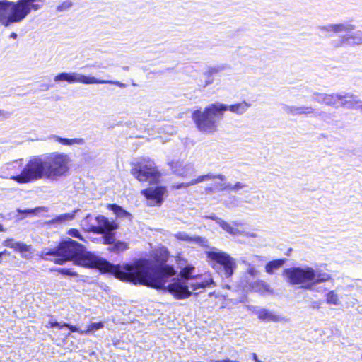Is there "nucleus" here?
<instances>
[{
  "mask_svg": "<svg viewBox=\"0 0 362 362\" xmlns=\"http://www.w3.org/2000/svg\"><path fill=\"white\" fill-rule=\"evenodd\" d=\"M165 193L166 188L162 186L151 187L141 191V194L148 200L147 204L150 206H160Z\"/></svg>",
  "mask_w": 362,
  "mask_h": 362,
  "instance_id": "obj_12",
  "label": "nucleus"
},
{
  "mask_svg": "<svg viewBox=\"0 0 362 362\" xmlns=\"http://www.w3.org/2000/svg\"><path fill=\"white\" fill-rule=\"evenodd\" d=\"M251 289L256 293H259L262 296L273 293L269 284L263 280H257L250 284Z\"/></svg>",
  "mask_w": 362,
  "mask_h": 362,
  "instance_id": "obj_19",
  "label": "nucleus"
},
{
  "mask_svg": "<svg viewBox=\"0 0 362 362\" xmlns=\"http://www.w3.org/2000/svg\"><path fill=\"white\" fill-rule=\"evenodd\" d=\"M46 327H59V329H62L63 327H68L71 332H80L77 327L75 326L71 325L69 324H67L66 322L59 323L57 321H52L49 320L48 322V324L45 325Z\"/></svg>",
  "mask_w": 362,
  "mask_h": 362,
  "instance_id": "obj_31",
  "label": "nucleus"
},
{
  "mask_svg": "<svg viewBox=\"0 0 362 362\" xmlns=\"http://www.w3.org/2000/svg\"><path fill=\"white\" fill-rule=\"evenodd\" d=\"M233 225L234 226H232L223 220L219 221V226L226 232L233 235H240L242 234L241 231L236 228V226H238L240 223L238 222H234Z\"/></svg>",
  "mask_w": 362,
  "mask_h": 362,
  "instance_id": "obj_25",
  "label": "nucleus"
},
{
  "mask_svg": "<svg viewBox=\"0 0 362 362\" xmlns=\"http://www.w3.org/2000/svg\"><path fill=\"white\" fill-rule=\"evenodd\" d=\"M315 275V269L308 266L293 267L283 272V276L288 283L291 285H303V288L310 291H312V280Z\"/></svg>",
  "mask_w": 362,
  "mask_h": 362,
  "instance_id": "obj_6",
  "label": "nucleus"
},
{
  "mask_svg": "<svg viewBox=\"0 0 362 362\" xmlns=\"http://www.w3.org/2000/svg\"><path fill=\"white\" fill-rule=\"evenodd\" d=\"M9 255H10L9 252L7 251L6 250H5L3 252H0V263L2 261L4 256H6V255L8 256Z\"/></svg>",
  "mask_w": 362,
  "mask_h": 362,
  "instance_id": "obj_51",
  "label": "nucleus"
},
{
  "mask_svg": "<svg viewBox=\"0 0 362 362\" xmlns=\"http://www.w3.org/2000/svg\"><path fill=\"white\" fill-rule=\"evenodd\" d=\"M252 358H253L255 361H256V360H257V359H258V358H257V354H255V353H253V354H252Z\"/></svg>",
  "mask_w": 362,
  "mask_h": 362,
  "instance_id": "obj_54",
  "label": "nucleus"
},
{
  "mask_svg": "<svg viewBox=\"0 0 362 362\" xmlns=\"http://www.w3.org/2000/svg\"><path fill=\"white\" fill-rule=\"evenodd\" d=\"M263 260V257L258 255H252L249 257V259L247 260L249 262L251 263V265L258 264L261 262Z\"/></svg>",
  "mask_w": 362,
  "mask_h": 362,
  "instance_id": "obj_46",
  "label": "nucleus"
},
{
  "mask_svg": "<svg viewBox=\"0 0 362 362\" xmlns=\"http://www.w3.org/2000/svg\"><path fill=\"white\" fill-rule=\"evenodd\" d=\"M209 175L215 176V177L211 178L210 180L218 179L220 182L214 183V187L218 191H226V189H222L221 185H228L229 182H226V177L224 175L222 174H212L209 173Z\"/></svg>",
  "mask_w": 362,
  "mask_h": 362,
  "instance_id": "obj_30",
  "label": "nucleus"
},
{
  "mask_svg": "<svg viewBox=\"0 0 362 362\" xmlns=\"http://www.w3.org/2000/svg\"><path fill=\"white\" fill-rule=\"evenodd\" d=\"M319 29L322 33H350L355 29V25L349 22H343L337 24H329L327 26H321Z\"/></svg>",
  "mask_w": 362,
  "mask_h": 362,
  "instance_id": "obj_15",
  "label": "nucleus"
},
{
  "mask_svg": "<svg viewBox=\"0 0 362 362\" xmlns=\"http://www.w3.org/2000/svg\"><path fill=\"white\" fill-rule=\"evenodd\" d=\"M57 271L59 273L62 274L66 276H69L75 277V276H78V274L71 269L63 268V269H59Z\"/></svg>",
  "mask_w": 362,
  "mask_h": 362,
  "instance_id": "obj_45",
  "label": "nucleus"
},
{
  "mask_svg": "<svg viewBox=\"0 0 362 362\" xmlns=\"http://www.w3.org/2000/svg\"><path fill=\"white\" fill-rule=\"evenodd\" d=\"M361 360H362V354H361Z\"/></svg>",
  "mask_w": 362,
  "mask_h": 362,
  "instance_id": "obj_58",
  "label": "nucleus"
},
{
  "mask_svg": "<svg viewBox=\"0 0 362 362\" xmlns=\"http://www.w3.org/2000/svg\"><path fill=\"white\" fill-rule=\"evenodd\" d=\"M49 139H53L54 141L62 144L64 146H73V145H83L85 144V140L81 138H75V139H66L62 138L57 135H52L49 136Z\"/></svg>",
  "mask_w": 362,
  "mask_h": 362,
  "instance_id": "obj_24",
  "label": "nucleus"
},
{
  "mask_svg": "<svg viewBox=\"0 0 362 362\" xmlns=\"http://www.w3.org/2000/svg\"><path fill=\"white\" fill-rule=\"evenodd\" d=\"M21 160H22V159L16 160L13 161L11 163H7L6 166L2 167L1 168V173L0 174V177L1 178H4V179H8V178L11 179V176L9 177V175L6 173V170H13L14 168H15V165L18 164Z\"/></svg>",
  "mask_w": 362,
  "mask_h": 362,
  "instance_id": "obj_34",
  "label": "nucleus"
},
{
  "mask_svg": "<svg viewBox=\"0 0 362 362\" xmlns=\"http://www.w3.org/2000/svg\"><path fill=\"white\" fill-rule=\"evenodd\" d=\"M111 208L112 211L116 214V215L119 217H125L129 216L130 214L124 211L122 207L118 205L112 204L111 205Z\"/></svg>",
  "mask_w": 362,
  "mask_h": 362,
  "instance_id": "obj_40",
  "label": "nucleus"
},
{
  "mask_svg": "<svg viewBox=\"0 0 362 362\" xmlns=\"http://www.w3.org/2000/svg\"><path fill=\"white\" fill-rule=\"evenodd\" d=\"M43 156H34L29 158L20 174L11 175V180L19 184H26L46 179Z\"/></svg>",
  "mask_w": 362,
  "mask_h": 362,
  "instance_id": "obj_4",
  "label": "nucleus"
},
{
  "mask_svg": "<svg viewBox=\"0 0 362 362\" xmlns=\"http://www.w3.org/2000/svg\"><path fill=\"white\" fill-rule=\"evenodd\" d=\"M81 226L86 231L103 234V235L100 238V242L103 244L114 242V230L117 228V225L114 222H110L104 216L98 215L93 217L88 214L81 221Z\"/></svg>",
  "mask_w": 362,
  "mask_h": 362,
  "instance_id": "obj_3",
  "label": "nucleus"
},
{
  "mask_svg": "<svg viewBox=\"0 0 362 362\" xmlns=\"http://www.w3.org/2000/svg\"><path fill=\"white\" fill-rule=\"evenodd\" d=\"M224 288H226L227 289H230V286L228 284H225Z\"/></svg>",
  "mask_w": 362,
  "mask_h": 362,
  "instance_id": "obj_56",
  "label": "nucleus"
},
{
  "mask_svg": "<svg viewBox=\"0 0 362 362\" xmlns=\"http://www.w3.org/2000/svg\"><path fill=\"white\" fill-rule=\"evenodd\" d=\"M197 278L194 279L199 280L195 283L191 284L190 287L193 291H197L200 288H204L214 284V280L210 274L197 275Z\"/></svg>",
  "mask_w": 362,
  "mask_h": 362,
  "instance_id": "obj_18",
  "label": "nucleus"
},
{
  "mask_svg": "<svg viewBox=\"0 0 362 362\" xmlns=\"http://www.w3.org/2000/svg\"><path fill=\"white\" fill-rule=\"evenodd\" d=\"M177 240L185 241L189 243H195L197 245H204L205 240L199 236L191 237L185 232H177L174 235Z\"/></svg>",
  "mask_w": 362,
  "mask_h": 362,
  "instance_id": "obj_22",
  "label": "nucleus"
},
{
  "mask_svg": "<svg viewBox=\"0 0 362 362\" xmlns=\"http://www.w3.org/2000/svg\"><path fill=\"white\" fill-rule=\"evenodd\" d=\"M10 37L11 38H13V39H16L17 37V34L16 33H12L11 35H10Z\"/></svg>",
  "mask_w": 362,
  "mask_h": 362,
  "instance_id": "obj_52",
  "label": "nucleus"
},
{
  "mask_svg": "<svg viewBox=\"0 0 362 362\" xmlns=\"http://www.w3.org/2000/svg\"><path fill=\"white\" fill-rule=\"evenodd\" d=\"M17 252H19L23 258L29 259L32 257V246L23 242Z\"/></svg>",
  "mask_w": 362,
  "mask_h": 362,
  "instance_id": "obj_32",
  "label": "nucleus"
},
{
  "mask_svg": "<svg viewBox=\"0 0 362 362\" xmlns=\"http://www.w3.org/2000/svg\"><path fill=\"white\" fill-rule=\"evenodd\" d=\"M9 9L10 13L6 20L5 25L18 23L24 19L30 11V5L25 0H19L16 3L7 0L0 1V10Z\"/></svg>",
  "mask_w": 362,
  "mask_h": 362,
  "instance_id": "obj_8",
  "label": "nucleus"
},
{
  "mask_svg": "<svg viewBox=\"0 0 362 362\" xmlns=\"http://www.w3.org/2000/svg\"><path fill=\"white\" fill-rule=\"evenodd\" d=\"M73 6V3L69 1L66 0L63 1L60 5H59L57 8V10L58 11H64L69 9Z\"/></svg>",
  "mask_w": 362,
  "mask_h": 362,
  "instance_id": "obj_44",
  "label": "nucleus"
},
{
  "mask_svg": "<svg viewBox=\"0 0 362 362\" xmlns=\"http://www.w3.org/2000/svg\"><path fill=\"white\" fill-rule=\"evenodd\" d=\"M23 242L16 241L14 239L8 238L3 242L5 247L12 248L15 252H18Z\"/></svg>",
  "mask_w": 362,
  "mask_h": 362,
  "instance_id": "obj_36",
  "label": "nucleus"
},
{
  "mask_svg": "<svg viewBox=\"0 0 362 362\" xmlns=\"http://www.w3.org/2000/svg\"><path fill=\"white\" fill-rule=\"evenodd\" d=\"M45 256H52L49 259L58 264L72 260L78 266L95 268L104 272H110L122 281L139 284L156 289L167 291L178 300L185 299L192 295L189 286L180 279L174 278L168 283L169 278L175 276L174 267L165 264L168 258L166 249L160 250V257L155 255V262L149 259H138L131 264H112L105 259L86 251V247L78 242L66 238L59 246L42 253ZM45 259H49L43 257Z\"/></svg>",
  "mask_w": 362,
  "mask_h": 362,
  "instance_id": "obj_1",
  "label": "nucleus"
},
{
  "mask_svg": "<svg viewBox=\"0 0 362 362\" xmlns=\"http://www.w3.org/2000/svg\"><path fill=\"white\" fill-rule=\"evenodd\" d=\"M341 93H314L313 94V100L315 102L330 106L333 107H340Z\"/></svg>",
  "mask_w": 362,
  "mask_h": 362,
  "instance_id": "obj_13",
  "label": "nucleus"
},
{
  "mask_svg": "<svg viewBox=\"0 0 362 362\" xmlns=\"http://www.w3.org/2000/svg\"><path fill=\"white\" fill-rule=\"evenodd\" d=\"M242 235L245 236V237H247V238H257L258 235L255 232H242Z\"/></svg>",
  "mask_w": 362,
  "mask_h": 362,
  "instance_id": "obj_48",
  "label": "nucleus"
},
{
  "mask_svg": "<svg viewBox=\"0 0 362 362\" xmlns=\"http://www.w3.org/2000/svg\"><path fill=\"white\" fill-rule=\"evenodd\" d=\"M223 69V68L221 66H209L208 67L207 70L204 72L203 75L212 76L213 75L218 74Z\"/></svg>",
  "mask_w": 362,
  "mask_h": 362,
  "instance_id": "obj_41",
  "label": "nucleus"
},
{
  "mask_svg": "<svg viewBox=\"0 0 362 362\" xmlns=\"http://www.w3.org/2000/svg\"><path fill=\"white\" fill-rule=\"evenodd\" d=\"M55 82L66 81L69 83H81L86 85L90 84H114L121 88H126L127 85L119 81L98 79L93 76H86L77 72H62L56 75L54 78Z\"/></svg>",
  "mask_w": 362,
  "mask_h": 362,
  "instance_id": "obj_7",
  "label": "nucleus"
},
{
  "mask_svg": "<svg viewBox=\"0 0 362 362\" xmlns=\"http://www.w3.org/2000/svg\"><path fill=\"white\" fill-rule=\"evenodd\" d=\"M340 107L350 110H361L362 101L351 93L342 92Z\"/></svg>",
  "mask_w": 362,
  "mask_h": 362,
  "instance_id": "obj_14",
  "label": "nucleus"
},
{
  "mask_svg": "<svg viewBox=\"0 0 362 362\" xmlns=\"http://www.w3.org/2000/svg\"><path fill=\"white\" fill-rule=\"evenodd\" d=\"M5 115V112L4 110H0V116Z\"/></svg>",
  "mask_w": 362,
  "mask_h": 362,
  "instance_id": "obj_55",
  "label": "nucleus"
},
{
  "mask_svg": "<svg viewBox=\"0 0 362 362\" xmlns=\"http://www.w3.org/2000/svg\"><path fill=\"white\" fill-rule=\"evenodd\" d=\"M222 189H228V191L238 192L241 189L247 187V185L242 182H236L234 185L228 183V185H221Z\"/></svg>",
  "mask_w": 362,
  "mask_h": 362,
  "instance_id": "obj_33",
  "label": "nucleus"
},
{
  "mask_svg": "<svg viewBox=\"0 0 362 362\" xmlns=\"http://www.w3.org/2000/svg\"><path fill=\"white\" fill-rule=\"evenodd\" d=\"M250 310L257 316V318L266 322H286L288 320L277 312L265 308L250 306Z\"/></svg>",
  "mask_w": 362,
  "mask_h": 362,
  "instance_id": "obj_11",
  "label": "nucleus"
},
{
  "mask_svg": "<svg viewBox=\"0 0 362 362\" xmlns=\"http://www.w3.org/2000/svg\"><path fill=\"white\" fill-rule=\"evenodd\" d=\"M6 229L4 228L3 225L0 223V232H4Z\"/></svg>",
  "mask_w": 362,
  "mask_h": 362,
  "instance_id": "obj_53",
  "label": "nucleus"
},
{
  "mask_svg": "<svg viewBox=\"0 0 362 362\" xmlns=\"http://www.w3.org/2000/svg\"><path fill=\"white\" fill-rule=\"evenodd\" d=\"M214 177H215V176L209 175H202L199 176L196 179L192 180L190 182H182V183H178V184H174L173 185V188L177 189H181L182 187L186 188L189 186H192V185H196V184H198V183H200V182H202L204 181H209V180H211V178H214Z\"/></svg>",
  "mask_w": 362,
  "mask_h": 362,
  "instance_id": "obj_23",
  "label": "nucleus"
},
{
  "mask_svg": "<svg viewBox=\"0 0 362 362\" xmlns=\"http://www.w3.org/2000/svg\"><path fill=\"white\" fill-rule=\"evenodd\" d=\"M204 218H208V219H211V220H214L215 221L218 225H219V221H222L221 218L217 217L216 215L213 214V215H210V216H206Z\"/></svg>",
  "mask_w": 362,
  "mask_h": 362,
  "instance_id": "obj_50",
  "label": "nucleus"
},
{
  "mask_svg": "<svg viewBox=\"0 0 362 362\" xmlns=\"http://www.w3.org/2000/svg\"><path fill=\"white\" fill-rule=\"evenodd\" d=\"M210 264L215 267L214 264H218L222 267L221 275L226 278L230 277L236 268L235 259L229 255L217 249L206 252Z\"/></svg>",
  "mask_w": 362,
  "mask_h": 362,
  "instance_id": "obj_9",
  "label": "nucleus"
},
{
  "mask_svg": "<svg viewBox=\"0 0 362 362\" xmlns=\"http://www.w3.org/2000/svg\"><path fill=\"white\" fill-rule=\"evenodd\" d=\"M194 269H195V268L194 266H192L191 264H188V265L185 266L180 272V276L184 280L194 279L195 278H197V275L196 276L192 275Z\"/></svg>",
  "mask_w": 362,
  "mask_h": 362,
  "instance_id": "obj_28",
  "label": "nucleus"
},
{
  "mask_svg": "<svg viewBox=\"0 0 362 362\" xmlns=\"http://www.w3.org/2000/svg\"><path fill=\"white\" fill-rule=\"evenodd\" d=\"M242 262L247 267V273L252 277H256L258 275L259 272L255 269L251 263L246 259H243Z\"/></svg>",
  "mask_w": 362,
  "mask_h": 362,
  "instance_id": "obj_39",
  "label": "nucleus"
},
{
  "mask_svg": "<svg viewBox=\"0 0 362 362\" xmlns=\"http://www.w3.org/2000/svg\"><path fill=\"white\" fill-rule=\"evenodd\" d=\"M110 245H112V250L116 252H119L127 249V244L124 242L117 241L115 242V238H114V242L110 243Z\"/></svg>",
  "mask_w": 362,
  "mask_h": 362,
  "instance_id": "obj_37",
  "label": "nucleus"
},
{
  "mask_svg": "<svg viewBox=\"0 0 362 362\" xmlns=\"http://www.w3.org/2000/svg\"><path fill=\"white\" fill-rule=\"evenodd\" d=\"M282 108L284 112L292 116H297L300 115H308L315 112V109L311 106H295L284 105Z\"/></svg>",
  "mask_w": 362,
  "mask_h": 362,
  "instance_id": "obj_16",
  "label": "nucleus"
},
{
  "mask_svg": "<svg viewBox=\"0 0 362 362\" xmlns=\"http://www.w3.org/2000/svg\"><path fill=\"white\" fill-rule=\"evenodd\" d=\"M42 156L46 179L57 180L68 172L70 158L67 154L53 152Z\"/></svg>",
  "mask_w": 362,
  "mask_h": 362,
  "instance_id": "obj_5",
  "label": "nucleus"
},
{
  "mask_svg": "<svg viewBox=\"0 0 362 362\" xmlns=\"http://www.w3.org/2000/svg\"><path fill=\"white\" fill-rule=\"evenodd\" d=\"M79 209H76L71 213H66L57 216L54 219L52 220V223H64L70 221L74 219L76 214Z\"/></svg>",
  "mask_w": 362,
  "mask_h": 362,
  "instance_id": "obj_27",
  "label": "nucleus"
},
{
  "mask_svg": "<svg viewBox=\"0 0 362 362\" xmlns=\"http://www.w3.org/2000/svg\"><path fill=\"white\" fill-rule=\"evenodd\" d=\"M104 327V324L102 322L91 323L88 326L86 331H81V333L88 334L92 332H95L97 329H101Z\"/></svg>",
  "mask_w": 362,
  "mask_h": 362,
  "instance_id": "obj_38",
  "label": "nucleus"
},
{
  "mask_svg": "<svg viewBox=\"0 0 362 362\" xmlns=\"http://www.w3.org/2000/svg\"><path fill=\"white\" fill-rule=\"evenodd\" d=\"M362 44V31L357 30L352 34H346L341 37V45H359Z\"/></svg>",
  "mask_w": 362,
  "mask_h": 362,
  "instance_id": "obj_17",
  "label": "nucleus"
},
{
  "mask_svg": "<svg viewBox=\"0 0 362 362\" xmlns=\"http://www.w3.org/2000/svg\"><path fill=\"white\" fill-rule=\"evenodd\" d=\"M255 362H262V361H261L260 360L257 359V360L255 361Z\"/></svg>",
  "mask_w": 362,
  "mask_h": 362,
  "instance_id": "obj_57",
  "label": "nucleus"
},
{
  "mask_svg": "<svg viewBox=\"0 0 362 362\" xmlns=\"http://www.w3.org/2000/svg\"><path fill=\"white\" fill-rule=\"evenodd\" d=\"M223 103H214L193 112L192 117L199 131L211 134L217 131L219 122L223 118Z\"/></svg>",
  "mask_w": 362,
  "mask_h": 362,
  "instance_id": "obj_2",
  "label": "nucleus"
},
{
  "mask_svg": "<svg viewBox=\"0 0 362 362\" xmlns=\"http://www.w3.org/2000/svg\"><path fill=\"white\" fill-rule=\"evenodd\" d=\"M41 209H42V208H40V207L35 208V209H25V210L18 209L17 212L19 214L24 215V217H25L28 215L35 214L36 212L41 211ZM23 218V216L20 218L19 219H22Z\"/></svg>",
  "mask_w": 362,
  "mask_h": 362,
  "instance_id": "obj_42",
  "label": "nucleus"
},
{
  "mask_svg": "<svg viewBox=\"0 0 362 362\" xmlns=\"http://www.w3.org/2000/svg\"><path fill=\"white\" fill-rule=\"evenodd\" d=\"M204 76L206 78V81L204 84V87H206L213 83L214 79L212 78V76Z\"/></svg>",
  "mask_w": 362,
  "mask_h": 362,
  "instance_id": "obj_49",
  "label": "nucleus"
},
{
  "mask_svg": "<svg viewBox=\"0 0 362 362\" xmlns=\"http://www.w3.org/2000/svg\"><path fill=\"white\" fill-rule=\"evenodd\" d=\"M223 106L225 107V109L223 110V115L226 111L229 110L233 113L240 115L244 114L247 110V109L250 106V104L247 103L245 101H243V102L233 104L231 105H227L226 104H223Z\"/></svg>",
  "mask_w": 362,
  "mask_h": 362,
  "instance_id": "obj_20",
  "label": "nucleus"
},
{
  "mask_svg": "<svg viewBox=\"0 0 362 362\" xmlns=\"http://www.w3.org/2000/svg\"><path fill=\"white\" fill-rule=\"evenodd\" d=\"M315 276L314 277V279L312 280V291H314L313 287L315 285L328 281L332 279L331 276L329 274L318 272L315 270Z\"/></svg>",
  "mask_w": 362,
  "mask_h": 362,
  "instance_id": "obj_26",
  "label": "nucleus"
},
{
  "mask_svg": "<svg viewBox=\"0 0 362 362\" xmlns=\"http://www.w3.org/2000/svg\"><path fill=\"white\" fill-rule=\"evenodd\" d=\"M284 262L281 259L270 261L265 266L266 272L270 274H273L275 270L279 269L284 264Z\"/></svg>",
  "mask_w": 362,
  "mask_h": 362,
  "instance_id": "obj_29",
  "label": "nucleus"
},
{
  "mask_svg": "<svg viewBox=\"0 0 362 362\" xmlns=\"http://www.w3.org/2000/svg\"><path fill=\"white\" fill-rule=\"evenodd\" d=\"M326 302L328 305H339L340 300L334 291H330L326 294Z\"/></svg>",
  "mask_w": 362,
  "mask_h": 362,
  "instance_id": "obj_35",
  "label": "nucleus"
},
{
  "mask_svg": "<svg viewBox=\"0 0 362 362\" xmlns=\"http://www.w3.org/2000/svg\"><path fill=\"white\" fill-rule=\"evenodd\" d=\"M318 116L323 119L325 122L329 123V119L331 117L330 114H328L325 112H321L318 113Z\"/></svg>",
  "mask_w": 362,
  "mask_h": 362,
  "instance_id": "obj_47",
  "label": "nucleus"
},
{
  "mask_svg": "<svg viewBox=\"0 0 362 362\" xmlns=\"http://www.w3.org/2000/svg\"><path fill=\"white\" fill-rule=\"evenodd\" d=\"M171 169L178 176L187 177L190 174L192 168L189 165H183L182 163L176 162L170 164Z\"/></svg>",
  "mask_w": 362,
  "mask_h": 362,
  "instance_id": "obj_21",
  "label": "nucleus"
},
{
  "mask_svg": "<svg viewBox=\"0 0 362 362\" xmlns=\"http://www.w3.org/2000/svg\"><path fill=\"white\" fill-rule=\"evenodd\" d=\"M67 234L73 238H78L84 243H87L86 239H85L80 233L78 229L71 228L68 230Z\"/></svg>",
  "mask_w": 362,
  "mask_h": 362,
  "instance_id": "obj_43",
  "label": "nucleus"
},
{
  "mask_svg": "<svg viewBox=\"0 0 362 362\" xmlns=\"http://www.w3.org/2000/svg\"><path fill=\"white\" fill-rule=\"evenodd\" d=\"M132 174L140 182H155L159 177L155 164L151 160H144L132 169Z\"/></svg>",
  "mask_w": 362,
  "mask_h": 362,
  "instance_id": "obj_10",
  "label": "nucleus"
}]
</instances>
